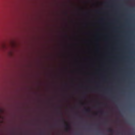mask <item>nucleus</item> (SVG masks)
<instances>
[{"mask_svg": "<svg viewBox=\"0 0 135 135\" xmlns=\"http://www.w3.org/2000/svg\"><path fill=\"white\" fill-rule=\"evenodd\" d=\"M100 112L102 114H103V111H100Z\"/></svg>", "mask_w": 135, "mask_h": 135, "instance_id": "nucleus-5", "label": "nucleus"}, {"mask_svg": "<svg viewBox=\"0 0 135 135\" xmlns=\"http://www.w3.org/2000/svg\"><path fill=\"white\" fill-rule=\"evenodd\" d=\"M85 112L87 113H89L90 112L91 110L89 109H85Z\"/></svg>", "mask_w": 135, "mask_h": 135, "instance_id": "nucleus-3", "label": "nucleus"}, {"mask_svg": "<svg viewBox=\"0 0 135 135\" xmlns=\"http://www.w3.org/2000/svg\"><path fill=\"white\" fill-rule=\"evenodd\" d=\"M65 36L66 37H67L68 36L67 35H66Z\"/></svg>", "mask_w": 135, "mask_h": 135, "instance_id": "nucleus-7", "label": "nucleus"}, {"mask_svg": "<svg viewBox=\"0 0 135 135\" xmlns=\"http://www.w3.org/2000/svg\"><path fill=\"white\" fill-rule=\"evenodd\" d=\"M63 121L64 122H65V120H64V119H63Z\"/></svg>", "mask_w": 135, "mask_h": 135, "instance_id": "nucleus-6", "label": "nucleus"}, {"mask_svg": "<svg viewBox=\"0 0 135 135\" xmlns=\"http://www.w3.org/2000/svg\"><path fill=\"white\" fill-rule=\"evenodd\" d=\"M6 46L5 44H3L0 45V48L4 49L6 48Z\"/></svg>", "mask_w": 135, "mask_h": 135, "instance_id": "nucleus-2", "label": "nucleus"}, {"mask_svg": "<svg viewBox=\"0 0 135 135\" xmlns=\"http://www.w3.org/2000/svg\"><path fill=\"white\" fill-rule=\"evenodd\" d=\"M65 127L66 128V132H68V131L69 129L70 128L69 126L67 124H66L65 126Z\"/></svg>", "mask_w": 135, "mask_h": 135, "instance_id": "nucleus-1", "label": "nucleus"}, {"mask_svg": "<svg viewBox=\"0 0 135 135\" xmlns=\"http://www.w3.org/2000/svg\"><path fill=\"white\" fill-rule=\"evenodd\" d=\"M108 132L113 133V130L112 129L110 128L108 130Z\"/></svg>", "mask_w": 135, "mask_h": 135, "instance_id": "nucleus-4", "label": "nucleus"}]
</instances>
